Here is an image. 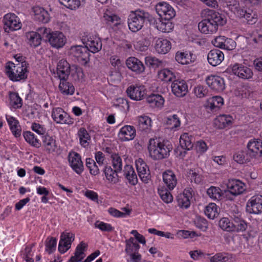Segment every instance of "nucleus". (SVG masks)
<instances>
[{
  "instance_id": "obj_26",
  "label": "nucleus",
  "mask_w": 262,
  "mask_h": 262,
  "mask_svg": "<svg viewBox=\"0 0 262 262\" xmlns=\"http://www.w3.org/2000/svg\"><path fill=\"white\" fill-rule=\"evenodd\" d=\"M171 48V43L166 39L159 38L155 41V49L159 54H165L170 50Z\"/></svg>"
},
{
  "instance_id": "obj_52",
  "label": "nucleus",
  "mask_w": 262,
  "mask_h": 262,
  "mask_svg": "<svg viewBox=\"0 0 262 262\" xmlns=\"http://www.w3.org/2000/svg\"><path fill=\"white\" fill-rule=\"evenodd\" d=\"M170 190L163 186L158 188V193L163 202L166 203H171L173 200V196Z\"/></svg>"
},
{
  "instance_id": "obj_32",
  "label": "nucleus",
  "mask_w": 262,
  "mask_h": 262,
  "mask_svg": "<svg viewBox=\"0 0 262 262\" xmlns=\"http://www.w3.org/2000/svg\"><path fill=\"white\" fill-rule=\"evenodd\" d=\"M192 56L193 54L190 52L178 51L176 53L175 59L180 64H188L193 61Z\"/></svg>"
},
{
  "instance_id": "obj_14",
  "label": "nucleus",
  "mask_w": 262,
  "mask_h": 262,
  "mask_svg": "<svg viewBox=\"0 0 262 262\" xmlns=\"http://www.w3.org/2000/svg\"><path fill=\"white\" fill-rule=\"evenodd\" d=\"M68 161L70 166L78 174H80L84 170V166L81 156L77 152L73 151L69 153Z\"/></svg>"
},
{
  "instance_id": "obj_57",
  "label": "nucleus",
  "mask_w": 262,
  "mask_h": 262,
  "mask_svg": "<svg viewBox=\"0 0 262 262\" xmlns=\"http://www.w3.org/2000/svg\"><path fill=\"white\" fill-rule=\"evenodd\" d=\"M62 5L71 10H76L80 6V0H58Z\"/></svg>"
},
{
  "instance_id": "obj_43",
  "label": "nucleus",
  "mask_w": 262,
  "mask_h": 262,
  "mask_svg": "<svg viewBox=\"0 0 262 262\" xmlns=\"http://www.w3.org/2000/svg\"><path fill=\"white\" fill-rule=\"evenodd\" d=\"M158 76L161 80L169 82L175 80L176 76L174 72L168 69H163L158 72Z\"/></svg>"
},
{
  "instance_id": "obj_62",
  "label": "nucleus",
  "mask_w": 262,
  "mask_h": 262,
  "mask_svg": "<svg viewBox=\"0 0 262 262\" xmlns=\"http://www.w3.org/2000/svg\"><path fill=\"white\" fill-rule=\"evenodd\" d=\"M57 245V239L53 237H48L46 243V250L49 254H51L55 250Z\"/></svg>"
},
{
  "instance_id": "obj_48",
  "label": "nucleus",
  "mask_w": 262,
  "mask_h": 262,
  "mask_svg": "<svg viewBox=\"0 0 262 262\" xmlns=\"http://www.w3.org/2000/svg\"><path fill=\"white\" fill-rule=\"evenodd\" d=\"M166 124L169 128L176 130L180 126L181 121L178 115L174 114L167 117Z\"/></svg>"
},
{
  "instance_id": "obj_19",
  "label": "nucleus",
  "mask_w": 262,
  "mask_h": 262,
  "mask_svg": "<svg viewBox=\"0 0 262 262\" xmlns=\"http://www.w3.org/2000/svg\"><path fill=\"white\" fill-rule=\"evenodd\" d=\"M233 73L244 79H248L253 76L252 70L242 64L235 63L232 67Z\"/></svg>"
},
{
  "instance_id": "obj_25",
  "label": "nucleus",
  "mask_w": 262,
  "mask_h": 262,
  "mask_svg": "<svg viewBox=\"0 0 262 262\" xmlns=\"http://www.w3.org/2000/svg\"><path fill=\"white\" fill-rule=\"evenodd\" d=\"M163 180L164 184L169 190H173L178 183L176 174L170 170H167L163 172Z\"/></svg>"
},
{
  "instance_id": "obj_24",
  "label": "nucleus",
  "mask_w": 262,
  "mask_h": 262,
  "mask_svg": "<svg viewBox=\"0 0 262 262\" xmlns=\"http://www.w3.org/2000/svg\"><path fill=\"white\" fill-rule=\"evenodd\" d=\"M224 59L223 53L219 49L211 50L208 54V61L210 64L214 67L220 64Z\"/></svg>"
},
{
  "instance_id": "obj_20",
  "label": "nucleus",
  "mask_w": 262,
  "mask_h": 262,
  "mask_svg": "<svg viewBox=\"0 0 262 262\" xmlns=\"http://www.w3.org/2000/svg\"><path fill=\"white\" fill-rule=\"evenodd\" d=\"M173 94L177 97H182L188 92V86L184 80H174L171 85Z\"/></svg>"
},
{
  "instance_id": "obj_10",
  "label": "nucleus",
  "mask_w": 262,
  "mask_h": 262,
  "mask_svg": "<svg viewBox=\"0 0 262 262\" xmlns=\"http://www.w3.org/2000/svg\"><path fill=\"white\" fill-rule=\"evenodd\" d=\"M4 28L6 31H15L21 27V23L19 18L14 14L8 13L3 18Z\"/></svg>"
},
{
  "instance_id": "obj_33",
  "label": "nucleus",
  "mask_w": 262,
  "mask_h": 262,
  "mask_svg": "<svg viewBox=\"0 0 262 262\" xmlns=\"http://www.w3.org/2000/svg\"><path fill=\"white\" fill-rule=\"evenodd\" d=\"M124 176L130 185L135 186L138 183L137 176L132 166L126 165L124 166Z\"/></svg>"
},
{
  "instance_id": "obj_5",
  "label": "nucleus",
  "mask_w": 262,
  "mask_h": 262,
  "mask_svg": "<svg viewBox=\"0 0 262 262\" xmlns=\"http://www.w3.org/2000/svg\"><path fill=\"white\" fill-rule=\"evenodd\" d=\"M41 33H43V37L48 41L51 46L58 49L62 47L66 42V37L64 34L58 31L50 32L47 28L42 27L39 29Z\"/></svg>"
},
{
  "instance_id": "obj_28",
  "label": "nucleus",
  "mask_w": 262,
  "mask_h": 262,
  "mask_svg": "<svg viewBox=\"0 0 262 262\" xmlns=\"http://www.w3.org/2000/svg\"><path fill=\"white\" fill-rule=\"evenodd\" d=\"M103 172L108 183L112 184H116L120 181L119 177L118 175L120 172L113 169L111 166H105L103 170Z\"/></svg>"
},
{
  "instance_id": "obj_4",
  "label": "nucleus",
  "mask_w": 262,
  "mask_h": 262,
  "mask_svg": "<svg viewBox=\"0 0 262 262\" xmlns=\"http://www.w3.org/2000/svg\"><path fill=\"white\" fill-rule=\"evenodd\" d=\"M5 71L9 79L13 81L25 80L28 76V70L26 62H18L15 64L9 61L6 64Z\"/></svg>"
},
{
  "instance_id": "obj_30",
  "label": "nucleus",
  "mask_w": 262,
  "mask_h": 262,
  "mask_svg": "<svg viewBox=\"0 0 262 262\" xmlns=\"http://www.w3.org/2000/svg\"><path fill=\"white\" fill-rule=\"evenodd\" d=\"M31 31L27 33L26 36L28 39V44L32 47L36 48L39 46L41 42L43 37V33Z\"/></svg>"
},
{
  "instance_id": "obj_45",
  "label": "nucleus",
  "mask_w": 262,
  "mask_h": 262,
  "mask_svg": "<svg viewBox=\"0 0 262 262\" xmlns=\"http://www.w3.org/2000/svg\"><path fill=\"white\" fill-rule=\"evenodd\" d=\"M220 210V208L215 203H211L205 207L204 212L209 219H214L218 216Z\"/></svg>"
},
{
  "instance_id": "obj_31",
  "label": "nucleus",
  "mask_w": 262,
  "mask_h": 262,
  "mask_svg": "<svg viewBox=\"0 0 262 262\" xmlns=\"http://www.w3.org/2000/svg\"><path fill=\"white\" fill-rule=\"evenodd\" d=\"M60 83L59 89L60 92L65 95H72L75 92V88L73 84L67 81L68 78H59Z\"/></svg>"
},
{
  "instance_id": "obj_39",
  "label": "nucleus",
  "mask_w": 262,
  "mask_h": 262,
  "mask_svg": "<svg viewBox=\"0 0 262 262\" xmlns=\"http://www.w3.org/2000/svg\"><path fill=\"white\" fill-rule=\"evenodd\" d=\"M23 136L25 141L31 146L39 148L41 146V143L37 137L30 131H25L23 133Z\"/></svg>"
},
{
  "instance_id": "obj_18",
  "label": "nucleus",
  "mask_w": 262,
  "mask_h": 262,
  "mask_svg": "<svg viewBox=\"0 0 262 262\" xmlns=\"http://www.w3.org/2000/svg\"><path fill=\"white\" fill-rule=\"evenodd\" d=\"M212 43L215 47L227 50H233L236 45L235 41L232 39L222 36L216 37L212 41Z\"/></svg>"
},
{
  "instance_id": "obj_49",
  "label": "nucleus",
  "mask_w": 262,
  "mask_h": 262,
  "mask_svg": "<svg viewBox=\"0 0 262 262\" xmlns=\"http://www.w3.org/2000/svg\"><path fill=\"white\" fill-rule=\"evenodd\" d=\"M9 99L10 104L14 108L18 109L21 107L23 100L17 93L10 92Z\"/></svg>"
},
{
  "instance_id": "obj_56",
  "label": "nucleus",
  "mask_w": 262,
  "mask_h": 262,
  "mask_svg": "<svg viewBox=\"0 0 262 262\" xmlns=\"http://www.w3.org/2000/svg\"><path fill=\"white\" fill-rule=\"evenodd\" d=\"M70 73L75 81H80L82 80L84 77V74L82 68L76 65L72 66Z\"/></svg>"
},
{
  "instance_id": "obj_42",
  "label": "nucleus",
  "mask_w": 262,
  "mask_h": 262,
  "mask_svg": "<svg viewBox=\"0 0 262 262\" xmlns=\"http://www.w3.org/2000/svg\"><path fill=\"white\" fill-rule=\"evenodd\" d=\"M78 136L79 138L80 144L83 147L89 145L91 138L88 131L84 127H81L78 131Z\"/></svg>"
},
{
  "instance_id": "obj_58",
  "label": "nucleus",
  "mask_w": 262,
  "mask_h": 262,
  "mask_svg": "<svg viewBox=\"0 0 262 262\" xmlns=\"http://www.w3.org/2000/svg\"><path fill=\"white\" fill-rule=\"evenodd\" d=\"M219 227L224 231L232 232L233 222L227 217H223L219 221Z\"/></svg>"
},
{
  "instance_id": "obj_9",
  "label": "nucleus",
  "mask_w": 262,
  "mask_h": 262,
  "mask_svg": "<svg viewBox=\"0 0 262 262\" xmlns=\"http://www.w3.org/2000/svg\"><path fill=\"white\" fill-rule=\"evenodd\" d=\"M156 10L162 19L169 20L176 14L173 8L166 2H160L156 6Z\"/></svg>"
},
{
  "instance_id": "obj_47",
  "label": "nucleus",
  "mask_w": 262,
  "mask_h": 262,
  "mask_svg": "<svg viewBox=\"0 0 262 262\" xmlns=\"http://www.w3.org/2000/svg\"><path fill=\"white\" fill-rule=\"evenodd\" d=\"M232 225V232H239L246 230L247 228V224L246 221L242 217L233 220Z\"/></svg>"
},
{
  "instance_id": "obj_61",
  "label": "nucleus",
  "mask_w": 262,
  "mask_h": 262,
  "mask_svg": "<svg viewBox=\"0 0 262 262\" xmlns=\"http://www.w3.org/2000/svg\"><path fill=\"white\" fill-rule=\"evenodd\" d=\"M94 225L96 228L103 232H110L114 230V228L111 224L100 221H97Z\"/></svg>"
},
{
  "instance_id": "obj_46",
  "label": "nucleus",
  "mask_w": 262,
  "mask_h": 262,
  "mask_svg": "<svg viewBox=\"0 0 262 262\" xmlns=\"http://www.w3.org/2000/svg\"><path fill=\"white\" fill-rule=\"evenodd\" d=\"M207 193L208 196L214 200H221L225 193H223L222 190L219 188L214 186H211L207 190Z\"/></svg>"
},
{
  "instance_id": "obj_7",
  "label": "nucleus",
  "mask_w": 262,
  "mask_h": 262,
  "mask_svg": "<svg viewBox=\"0 0 262 262\" xmlns=\"http://www.w3.org/2000/svg\"><path fill=\"white\" fill-rule=\"evenodd\" d=\"M70 53L81 64L85 65L89 61L90 53L88 48H86L85 46H75L71 47Z\"/></svg>"
},
{
  "instance_id": "obj_11",
  "label": "nucleus",
  "mask_w": 262,
  "mask_h": 262,
  "mask_svg": "<svg viewBox=\"0 0 262 262\" xmlns=\"http://www.w3.org/2000/svg\"><path fill=\"white\" fill-rule=\"evenodd\" d=\"M135 165L141 180L144 183H148L150 179V173L148 165L141 158L136 160Z\"/></svg>"
},
{
  "instance_id": "obj_23",
  "label": "nucleus",
  "mask_w": 262,
  "mask_h": 262,
  "mask_svg": "<svg viewBox=\"0 0 262 262\" xmlns=\"http://www.w3.org/2000/svg\"><path fill=\"white\" fill-rule=\"evenodd\" d=\"M72 66L67 60L61 59L59 60L57 65V75L59 78H68L71 71Z\"/></svg>"
},
{
  "instance_id": "obj_34",
  "label": "nucleus",
  "mask_w": 262,
  "mask_h": 262,
  "mask_svg": "<svg viewBox=\"0 0 262 262\" xmlns=\"http://www.w3.org/2000/svg\"><path fill=\"white\" fill-rule=\"evenodd\" d=\"M106 23L111 27H117L121 23V18L116 14L107 10L103 14Z\"/></svg>"
},
{
  "instance_id": "obj_53",
  "label": "nucleus",
  "mask_w": 262,
  "mask_h": 262,
  "mask_svg": "<svg viewBox=\"0 0 262 262\" xmlns=\"http://www.w3.org/2000/svg\"><path fill=\"white\" fill-rule=\"evenodd\" d=\"M187 174L188 178L190 179L191 183L194 182L195 184H199L203 180L202 176L195 169H188Z\"/></svg>"
},
{
  "instance_id": "obj_40",
  "label": "nucleus",
  "mask_w": 262,
  "mask_h": 262,
  "mask_svg": "<svg viewBox=\"0 0 262 262\" xmlns=\"http://www.w3.org/2000/svg\"><path fill=\"white\" fill-rule=\"evenodd\" d=\"M233 159L237 163L243 164L249 162L252 158L248 151H238L233 155Z\"/></svg>"
},
{
  "instance_id": "obj_44",
  "label": "nucleus",
  "mask_w": 262,
  "mask_h": 262,
  "mask_svg": "<svg viewBox=\"0 0 262 262\" xmlns=\"http://www.w3.org/2000/svg\"><path fill=\"white\" fill-rule=\"evenodd\" d=\"M232 121V117L227 115H221L215 119V123H219L218 125L220 128H224L231 126Z\"/></svg>"
},
{
  "instance_id": "obj_8",
  "label": "nucleus",
  "mask_w": 262,
  "mask_h": 262,
  "mask_svg": "<svg viewBox=\"0 0 262 262\" xmlns=\"http://www.w3.org/2000/svg\"><path fill=\"white\" fill-rule=\"evenodd\" d=\"M51 116L53 120L57 124L72 125L74 123V119L66 113L62 108H53Z\"/></svg>"
},
{
  "instance_id": "obj_55",
  "label": "nucleus",
  "mask_w": 262,
  "mask_h": 262,
  "mask_svg": "<svg viewBox=\"0 0 262 262\" xmlns=\"http://www.w3.org/2000/svg\"><path fill=\"white\" fill-rule=\"evenodd\" d=\"M112 166L114 169L120 172L122 170V161L118 154H113L111 155Z\"/></svg>"
},
{
  "instance_id": "obj_51",
  "label": "nucleus",
  "mask_w": 262,
  "mask_h": 262,
  "mask_svg": "<svg viewBox=\"0 0 262 262\" xmlns=\"http://www.w3.org/2000/svg\"><path fill=\"white\" fill-rule=\"evenodd\" d=\"M180 145L183 149L188 150L192 148L193 144L188 133H184L181 136Z\"/></svg>"
},
{
  "instance_id": "obj_27",
  "label": "nucleus",
  "mask_w": 262,
  "mask_h": 262,
  "mask_svg": "<svg viewBox=\"0 0 262 262\" xmlns=\"http://www.w3.org/2000/svg\"><path fill=\"white\" fill-rule=\"evenodd\" d=\"M126 64L128 69L137 73H141L144 71V64L136 57L128 58L126 61Z\"/></svg>"
},
{
  "instance_id": "obj_38",
  "label": "nucleus",
  "mask_w": 262,
  "mask_h": 262,
  "mask_svg": "<svg viewBox=\"0 0 262 262\" xmlns=\"http://www.w3.org/2000/svg\"><path fill=\"white\" fill-rule=\"evenodd\" d=\"M42 144L46 151L48 153H52L57 149L56 140L53 137L48 135L45 136L42 140Z\"/></svg>"
},
{
  "instance_id": "obj_36",
  "label": "nucleus",
  "mask_w": 262,
  "mask_h": 262,
  "mask_svg": "<svg viewBox=\"0 0 262 262\" xmlns=\"http://www.w3.org/2000/svg\"><path fill=\"white\" fill-rule=\"evenodd\" d=\"M35 19L42 23H47L50 20L49 14L47 11L41 7H35L34 9Z\"/></svg>"
},
{
  "instance_id": "obj_37",
  "label": "nucleus",
  "mask_w": 262,
  "mask_h": 262,
  "mask_svg": "<svg viewBox=\"0 0 262 262\" xmlns=\"http://www.w3.org/2000/svg\"><path fill=\"white\" fill-rule=\"evenodd\" d=\"M233 254L228 253H218L210 257V262H234Z\"/></svg>"
},
{
  "instance_id": "obj_16",
  "label": "nucleus",
  "mask_w": 262,
  "mask_h": 262,
  "mask_svg": "<svg viewBox=\"0 0 262 262\" xmlns=\"http://www.w3.org/2000/svg\"><path fill=\"white\" fill-rule=\"evenodd\" d=\"M74 239L75 235L73 233L67 232L61 233L58 245V251L61 253H64L71 248Z\"/></svg>"
},
{
  "instance_id": "obj_64",
  "label": "nucleus",
  "mask_w": 262,
  "mask_h": 262,
  "mask_svg": "<svg viewBox=\"0 0 262 262\" xmlns=\"http://www.w3.org/2000/svg\"><path fill=\"white\" fill-rule=\"evenodd\" d=\"M224 104V100L221 96H214L210 102V108L213 110L215 108H220Z\"/></svg>"
},
{
  "instance_id": "obj_60",
  "label": "nucleus",
  "mask_w": 262,
  "mask_h": 262,
  "mask_svg": "<svg viewBox=\"0 0 262 262\" xmlns=\"http://www.w3.org/2000/svg\"><path fill=\"white\" fill-rule=\"evenodd\" d=\"M177 201L178 206L181 208H188L190 206L191 200L186 198L184 194L182 193L178 194L177 196Z\"/></svg>"
},
{
  "instance_id": "obj_3",
  "label": "nucleus",
  "mask_w": 262,
  "mask_h": 262,
  "mask_svg": "<svg viewBox=\"0 0 262 262\" xmlns=\"http://www.w3.org/2000/svg\"><path fill=\"white\" fill-rule=\"evenodd\" d=\"M154 17L148 12L141 9L132 11L127 19L128 26L133 32L141 30L145 23L151 22Z\"/></svg>"
},
{
  "instance_id": "obj_13",
  "label": "nucleus",
  "mask_w": 262,
  "mask_h": 262,
  "mask_svg": "<svg viewBox=\"0 0 262 262\" xmlns=\"http://www.w3.org/2000/svg\"><path fill=\"white\" fill-rule=\"evenodd\" d=\"M227 187L228 190L224 191L226 196L229 194L236 196L241 194L245 190V184L238 180H229Z\"/></svg>"
},
{
  "instance_id": "obj_54",
  "label": "nucleus",
  "mask_w": 262,
  "mask_h": 262,
  "mask_svg": "<svg viewBox=\"0 0 262 262\" xmlns=\"http://www.w3.org/2000/svg\"><path fill=\"white\" fill-rule=\"evenodd\" d=\"M85 165L89 170L91 174L95 176L99 173L98 167L93 159L90 158H86Z\"/></svg>"
},
{
  "instance_id": "obj_22",
  "label": "nucleus",
  "mask_w": 262,
  "mask_h": 262,
  "mask_svg": "<svg viewBox=\"0 0 262 262\" xmlns=\"http://www.w3.org/2000/svg\"><path fill=\"white\" fill-rule=\"evenodd\" d=\"M136 135V129L131 125H124L121 128L118 136L121 141H127L134 139Z\"/></svg>"
},
{
  "instance_id": "obj_63",
  "label": "nucleus",
  "mask_w": 262,
  "mask_h": 262,
  "mask_svg": "<svg viewBox=\"0 0 262 262\" xmlns=\"http://www.w3.org/2000/svg\"><path fill=\"white\" fill-rule=\"evenodd\" d=\"M194 224L196 228L203 231H206L208 228L207 221L201 216H199L195 219Z\"/></svg>"
},
{
  "instance_id": "obj_2",
  "label": "nucleus",
  "mask_w": 262,
  "mask_h": 262,
  "mask_svg": "<svg viewBox=\"0 0 262 262\" xmlns=\"http://www.w3.org/2000/svg\"><path fill=\"white\" fill-rule=\"evenodd\" d=\"M172 149V146L167 141L161 142L159 139H150L148 149L150 157L155 160L167 158Z\"/></svg>"
},
{
  "instance_id": "obj_6",
  "label": "nucleus",
  "mask_w": 262,
  "mask_h": 262,
  "mask_svg": "<svg viewBox=\"0 0 262 262\" xmlns=\"http://www.w3.org/2000/svg\"><path fill=\"white\" fill-rule=\"evenodd\" d=\"M82 41L89 51L95 53L99 52L102 48L101 39L97 35L91 33L85 34L82 36Z\"/></svg>"
},
{
  "instance_id": "obj_12",
  "label": "nucleus",
  "mask_w": 262,
  "mask_h": 262,
  "mask_svg": "<svg viewBox=\"0 0 262 262\" xmlns=\"http://www.w3.org/2000/svg\"><path fill=\"white\" fill-rule=\"evenodd\" d=\"M246 211L255 214L262 213V195H257L252 196L247 202Z\"/></svg>"
},
{
  "instance_id": "obj_17",
  "label": "nucleus",
  "mask_w": 262,
  "mask_h": 262,
  "mask_svg": "<svg viewBox=\"0 0 262 262\" xmlns=\"http://www.w3.org/2000/svg\"><path fill=\"white\" fill-rule=\"evenodd\" d=\"M145 90L143 85L132 84L127 88L126 92L131 99L139 101L142 99L145 95Z\"/></svg>"
},
{
  "instance_id": "obj_50",
  "label": "nucleus",
  "mask_w": 262,
  "mask_h": 262,
  "mask_svg": "<svg viewBox=\"0 0 262 262\" xmlns=\"http://www.w3.org/2000/svg\"><path fill=\"white\" fill-rule=\"evenodd\" d=\"M126 247L125 251L128 254L138 252L140 248L139 245L135 242L133 237H131L126 241Z\"/></svg>"
},
{
  "instance_id": "obj_41",
  "label": "nucleus",
  "mask_w": 262,
  "mask_h": 262,
  "mask_svg": "<svg viewBox=\"0 0 262 262\" xmlns=\"http://www.w3.org/2000/svg\"><path fill=\"white\" fill-rule=\"evenodd\" d=\"M146 101L152 107H160L164 102L162 96L159 94H151L146 98Z\"/></svg>"
},
{
  "instance_id": "obj_59",
  "label": "nucleus",
  "mask_w": 262,
  "mask_h": 262,
  "mask_svg": "<svg viewBox=\"0 0 262 262\" xmlns=\"http://www.w3.org/2000/svg\"><path fill=\"white\" fill-rule=\"evenodd\" d=\"M195 95L198 98H203L208 95V89L207 86L198 85L193 90Z\"/></svg>"
},
{
  "instance_id": "obj_21",
  "label": "nucleus",
  "mask_w": 262,
  "mask_h": 262,
  "mask_svg": "<svg viewBox=\"0 0 262 262\" xmlns=\"http://www.w3.org/2000/svg\"><path fill=\"white\" fill-rule=\"evenodd\" d=\"M248 151L252 158L259 156L262 157V141L253 139L249 141L247 144Z\"/></svg>"
},
{
  "instance_id": "obj_15",
  "label": "nucleus",
  "mask_w": 262,
  "mask_h": 262,
  "mask_svg": "<svg viewBox=\"0 0 262 262\" xmlns=\"http://www.w3.org/2000/svg\"><path fill=\"white\" fill-rule=\"evenodd\" d=\"M206 81L207 85L213 91L221 92L225 89V83L224 78L220 76L211 75L208 76Z\"/></svg>"
},
{
  "instance_id": "obj_35",
  "label": "nucleus",
  "mask_w": 262,
  "mask_h": 262,
  "mask_svg": "<svg viewBox=\"0 0 262 262\" xmlns=\"http://www.w3.org/2000/svg\"><path fill=\"white\" fill-rule=\"evenodd\" d=\"M137 126L139 130L145 132H149L151 127V120L147 116H138L137 119Z\"/></svg>"
},
{
  "instance_id": "obj_1",
  "label": "nucleus",
  "mask_w": 262,
  "mask_h": 262,
  "mask_svg": "<svg viewBox=\"0 0 262 262\" xmlns=\"http://www.w3.org/2000/svg\"><path fill=\"white\" fill-rule=\"evenodd\" d=\"M205 18L198 24L199 30L204 34H213L215 33L219 26H223L226 23L224 15L213 10L205 11Z\"/></svg>"
},
{
  "instance_id": "obj_29",
  "label": "nucleus",
  "mask_w": 262,
  "mask_h": 262,
  "mask_svg": "<svg viewBox=\"0 0 262 262\" xmlns=\"http://www.w3.org/2000/svg\"><path fill=\"white\" fill-rule=\"evenodd\" d=\"M87 247V245L83 242H81L75 249L74 255L71 257L68 262H80L85 257L84 251Z\"/></svg>"
}]
</instances>
